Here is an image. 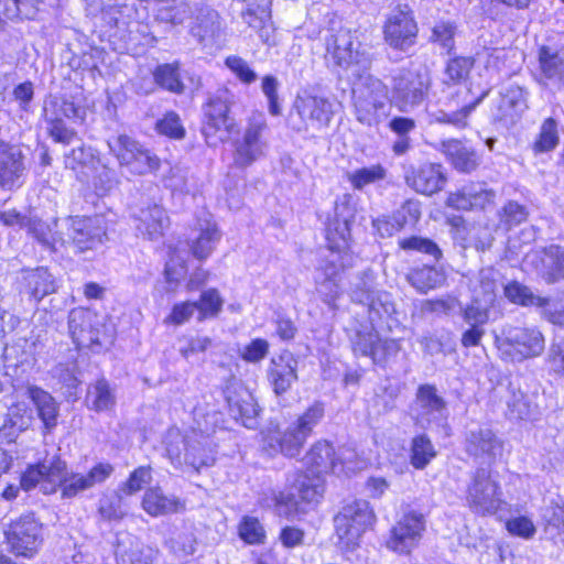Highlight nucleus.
I'll return each instance as SVG.
<instances>
[{
    "instance_id": "23",
    "label": "nucleus",
    "mask_w": 564,
    "mask_h": 564,
    "mask_svg": "<svg viewBox=\"0 0 564 564\" xmlns=\"http://www.w3.org/2000/svg\"><path fill=\"white\" fill-rule=\"evenodd\" d=\"M538 274L549 284L564 280V247L550 245L528 256Z\"/></svg>"
},
{
    "instance_id": "34",
    "label": "nucleus",
    "mask_w": 564,
    "mask_h": 564,
    "mask_svg": "<svg viewBox=\"0 0 564 564\" xmlns=\"http://www.w3.org/2000/svg\"><path fill=\"white\" fill-rule=\"evenodd\" d=\"M440 151L451 161L457 171L470 173L476 170L479 159L476 152L459 140L451 139L441 143Z\"/></svg>"
},
{
    "instance_id": "51",
    "label": "nucleus",
    "mask_w": 564,
    "mask_h": 564,
    "mask_svg": "<svg viewBox=\"0 0 564 564\" xmlns=\"http://www.w3.org/2000/svg\"><path fill=\"white\" fill-rule=\"evenodd\" d=\"M387 176V170L381 164L361 167L348 174V181L354 188L362 189L367 185L376 184Z\"/></svg>"
},
{
    "instance_id": "17",
    "label": "nucleus",
    "mask_w": 564,
    "mask_h": 564,
    "mask_svg": "<svg viewBox=\"0 0 564 564\" xmlns=\"http://www.w3.org/2000/svg\"><path fill=\"white\" fill-rule=\"evenodd\" d=\"M10 552L17 556L32 557L42 544V525L31 514L11 522L4 531Z\"/></svg>"
},
{
    "instance_id": "2",
    "label": "nucleus",
    "mask_w": 564,
    "mask_h": 564,
    "mask_svg": "<svg viewBox=\"0 0 564 564\" xmlns=\"http://www.w3.org/2000/svg\"><path fill=\"white\" fill-rule=\"evenodd\" d=\"M324 494L322 476L305 473L295 478L290 491L271 490L262 498L261 505L273 508L275 513L286 519L293 518L300 511V501L317 503Z\"/></svg>"
},
{
    "instance_id": "43",
    "label": "nucleus",
    "mask_w": 564,
    "mask_h": 564,
    "mask_svg": "<svg viewBox=\"0 0 564 564\" xmlns=\"http://www.w3.org/2000/svg\"><path fill=\"white\" fill-rule=\"evenodd\" d=\"M508 410L513 419L527 420L536 414L538 405L533 397L510 386V397L507 400Z\"/></svg>"
},
{
    "instance_id": "7",
    "label": "nucleus",
    "mask_w": 564,
    "mask_h": 564,
    "mask_svg": "<svg viewBox=\"0 0 564 564\" xmlns=\"http://www.w3.org/2000/svg\"><path fill=\"white\" fill-rule=\"evenodd\" d=\"M332 118L333 106L328 99L311 94H300L292 105L289 126L300 133L319 132L329 126Z\"/></svg>"
},
{
    "instance_id": "55",
    "label": "nucleus",
    "mask_w": 564,
    "mask_h": 564,
    "mask_svg": "<svg viewBox=\"0 0 564 564\" xmlns=\"http://www.w3.org/2000/svg\"><path fill=\"white\" fill-rule=\"evenodd\" d=\"M335 457L340 466L336 474L354 473L356 470L365 468L368 463L367 459L359 458L356 451L350 447H340L338 452L335 453Z\"/></svg>"
},
{
    "instance_id": "9",
    "label": "nucleus",
    "mask_w": 564,
    "mask_h": 564,
    "mask_svg": "<svg viewBox=\"0 0 564 564\" xmlns=\"http://www.w3.org/2000/svg\"><path fill=\"white\" fill-rule=\"evenodd\" d=\"M375 519V512L366 500H355L345 505L334 518L336 535L341 547L354 550Z\"/></svg>"
},
{
    "instance_id": "38",
    "label": "nucleus",
    "mask_w": 564,
    "mask_h": 564,
    "mask_svg": "<svg viewBox=\"0 0 564 564\" xmlns=\"http://www.w3.org/2000/svg\"><path fill=\"white\" fill-rule=\"evenodd\" d=\"M406 280L419 292L426 293L432 289L441 286L445 281V274L435 267L423 265L412 269L406 274Z\"/></svg>"
},
{
    "instance_id": "8",
    "label": "nucleus",
    "mask_w": 564,
    "mask_h": 564,
    "mask_svg": "<svg viewBox=\"0 0 564 564\" xmlns=\"http://www.w3.org/2000/svg\"><path fill=\"white\" fill-rule=\"evenodd\" d=\"M267 128V121L262 113L249 118L242 133L231 142L234 167L246 170L265 155L268 150Z\"/></svg>"
},
{
    "instance_id": "64",
    "label": "nucleus",
    "mask_w": 564,
    "mask_h": 564,
    "mask_svg": "<svg viewBox=\"0 0 564 564\" xmlns=\"http://www.w3.org/2000/svg\"><path fill=\"white\" fill-rule=\"evenodd\" d=\"M151 479V468L139 467L131 473L128 480L122 485L121 490L126 495H133L140 491L144 485L150 484Z\"/></svg>"
},
{
    "instance_id": "21",
    "label": "nucleus",
    "mask_w": 564,
    "mask_h": 564,
    "mask_svg": "<svg viewBox=\"0 0 564 564\" xmlns=\"http://www.w3.org/2000/svg\"><path fill=\"white\" fill-rule=\"evenodd\" d=\"M372 280L371 273L364 272L362 276L354 283L350 296L354 302L368 306L369 319L373 323L376 319H381L392 314L394 312V304L388 293L373 289Z\"/></svg>"
},
{
    "instance_id": "49",
    "label": "nucleus",
    "mask_w": 564,
    "mask_h": 564,
    "mask_svg": "<svg viewBox=\"0 0 564 564\" xmlns=\"http://www.w3.org/2000/svg\"><path fill=\"white\" fill-rule=\"evenodd\" d=\"M435 455L434 446L426 435H417L412 440L411 464L415 468L423 469Z\"/></svg>"
},
{
    "instance_id": "31",
    "label": "nucleus",
    "mask_w": 564,
    "mask_h": 564,
    "mask_svg": "<svg viewBox=\"0 0 564 564\" xmlns=\"http://www.w3.org/2000/svg\"><path fill=\"white\" fill-rule=\"evenodd\" d=\"M326 239L328 242V254L324 259H332V253L338 256L337 262H345L350 259L349 242L350 228L347 220L335 219L329 223L326 230Z\"/></svg>"
},
{
    "instance_id": "1",
    "label": "nucleus",
    "mask_w": 564,
    "mask_h": 564,
    "mask_svg": "<svg viewBox=\"0 0 564 564\" xmlns=\"http://www.w3.org/2000/svg\"><path fill=\"white\" fill-rule=\"evenodd\" d=\"M110 463L100 462L86 474L68 473L66 463L58 456L45 457L36 465L30 466L21 476L20 486L29 491L40 487L44 494H53L62 488L64 498H74L77 495L104 484L113 473Z\"/></svg>"
},
{
    "instance_id": "56",
    "label": "nucleus",
    "mask_w": 564,
    "mask_h": 564,
    "mask_svg": "<svg viewBox=\"0 0 564 564\" xmlns=\"http://www.w3.org/2000/svg\"><path fill=\"white\" fill-rule=\"evenodd\" d=\"M456 34V26L452 22H437L432 28V34L430 40L444 48L447 53H451L454 48Z\"/></svg>"
},
{
    "instance_id": "60",
    "label": "nucleus",
    "mask_w": 564,
    "mask_h": 564,
    "mask_svg": "<svg viewBox=\"0 0 564 564\" xmlns=\"http://www.w3.org/2000/svg\"><path fill=\"white\" fill-rule=\"evenodd\" d=\"M399 246L405 251H419L437 259L441 256V250L435 242L427 238L412 236L399 240Z\"/></svg>"
},
{
    "instance_id": "29",
    "label": "nucleus",
    "mask_w": 564,
    "mask_h": 564,
    "mask_svg": "<svg viewBox=\"0 0 564 564\" xmlns=\"http://www.w3.org/2000/svg\"><path fill=\"white\" fill-rule=\"evenodd\" d=\"M138 231L150 240H159L169 226V217L165 210L154 204L140 210L137 217Z\"/></svg>"
},
{
    "instance_id": "26",
    "label": "nucleus",
    "mask_w": 564,
    "mask_h": 564,
    "mask_svg": "<svg viewBox=\"0 0 564 564\" xmlns=\"http://www.w3.org/2000/svg\"><path fill=\"white\" fill-rule=\"evenodd\" d=\"M191 238L192 254L198 260L207 259L221 238L217 225L209 218L199 219Z\"/></svg>"
},
{
    "instance_id": "14",
    "label": "nucleus",
    "mask_w": 564,
    "mask_h": 564,
    "mask_svg": "<svg viewBox=\"0 0 564 564\" xmlns=\"http://www.w3.org/2000/svg\"><path fill=\"white\" fill-rule=\"evenodd\" d=\"M410 415L415 425L423 430L446 427L447 403L435 386L421 384L410 408Z\"/></svg>"
},
{
    "instance_id": "24",
    "label": "nucleus",
    "mask_w": 564,
    "mask_h": 564,
    "mask_svg": "<svg viewBox=\"0 0 564 564\" xmlns=\"http://www.w3.org/2000/svg\"><path fill=\"white\" fill-rule=\"evenodd\" d=\"M404 180L409 187L423 195L440 192L446 183L442 165L436 163L410 166L404 173Z\"/></svg>"
},
{
    "instance_id": "42",
    "label": "nucleus",
    "mask_w": 564,
    "mask_h": 564,
    "mask_svg": "<svg viewBox=\"0 0 564 564\" xmlns=\"http://www.w3.org/2000/svg\"><path fill=\"white\" fill-rule=\"evenodd\" d=\"M86 402L89 409L101 412L112 409L116 398L109 383L105 379H100L89 387Z\"/></svg>"
},
{
    "instance_id": "52",
    "label": "nucleus",
    "mask_w": 564,
    "mask_h": 564,
    "mask_svg": "<svg viewBox=\"0 0 564 564\" xmlns=\"http://www.w3.org/2000/svg\"><path fill=\"white\" fill-rule=\"evenodd\" d=\"M197 303L198 319L215 317L221 311L223 300L215 289H209L202 293Z\"/></svg>"
},
{
    "instance_id": "53",
    "label": "nucleus",
    "mask_w": 564,
    "mask_h": 564,
    "mask_svg": "<svg viewBox=\"0 0 564 564\" xmlns=\"http://www.w3.org/2000/svg\"><path fill=\"white\" fill-rule=\"evenodd\" d=\"M474 63L475 61L473 57L458 56L449 59L445 69V82L458 84L466 79L471 68L474 67Z\"/></svg>"
},
{
    "instance_id": "5",
    "label": "nucleus",
    "mask_w": 564,
    "mask_h": 564,
    "mask_svg": "<svg viewBox=\"0 0 564 564\" xmlns=\"http://www.w3.org/2000/svg\"><path fill=\"white\" fill-rule=\"evenodd\" d=\"M465 499L471 512L481 517L492 516L501 509L502 489L491 469L481 467L471 474Z\"/></svg>"
},
{
    "instance_id": "30",
    "label": "nucleus",
    "mask_w": 564,
    "mask_h": 564,
    "mask_svg": "<svg viewBox=\"0 0 564 564\" xmlns=\"http://www.w3.org/2000/svg\"><path fill=\"white\" fill-rule=\"evenodd\" d=\"M307 437L293 422L283 432L269 433L265 441L273 449H279L285 456L293 457L300 454Z\"/></svg>"
},
{
    "instance_id": "57",
    "label": "nucleus",
    "mask_w": 564,
    "mask_h": 564,
    "mask_svg": "<svg viewBox=\"0 0 564 564\" xmlns=\"http://www.w3.org/2000/svg\"><path fill=\"white\" fill-rule=\"evenodd\" d=\"M225 65L243 84L250 85L258 79L257 73L249 63L238 55H229L225 59Z\"/></svg>"
},
{
    "instance_id": "20",
    "label": "nucleus",
    "mask_w": 564,
    "mask_h": 564,
    "mask_svg": "<svg viewBox=\"0 0 564 564\" xmlns=\"http://www.w3.org/2000/svg\"><path fill=\"white\" fill-rule=\"evenodd\" d=\"M424 531V516L421 512L409 510L392 527L387 547L399 554H409L419 545Z\"/></svg>"
},
{
    "instance_id": "45",
    "label": "nucleus",
    "mask_w": 564,
    "mask_h": 564,
    "mask_svg": "<svg viewBox=\"0 0 564 564\" xmlns=\"http://www.w3.org/2000/svg\"><path fill=\"white\" fill-rule=\"evenodd\" d=\"M378 337V333L376 332L372 322L368 325H360L358 328H355L354 334L350 336L355 354L371 357L373 349L376 348Z\"/></svg>"
},
{
    "instance_id": "16",
    "label": "nucleus",
    "mask_w": 564,
    "mask_h": 564,
    "mask_svg": "<svg viewBox=\"0 0 564 564\" xmlns=\"http://www.w3.org/2000/svg\"><path fill=\"white\" fill-rule=\"evenodd\" d=\"M326 58L336 66L352 69L356 75L370 65V59L360 51V42L349 30H339L327 39Z\"/></svg>"
},
{
    "instance_id": "63",
    "label": "nucleus",
    "mask_w": 564,
    "mask_h": 564,
    "mask_svg": "<svg viewBox=\"0 0 564 564\" xmlns=\"http://www.w3.org/2000/svg\"><path fill=\"white\" fill-rule=\"evenodd\" d=\"M196 538L192 531H183L177 533L175 538L171 540V549L178 557H185L192 555L196 551Z\"/></svg>"
},
{
    "instance_id": "61",
    "label": "nucleus",
    "mask_w": 564,
    "mask_h": 564,
    "mask_svg": "<svg viewBox=\"0 0 564 564\" xmlns=\"http://www.w3.org/2000/svg\"><path fill=\"white\" fill-rule=\"evenodd\" d=\"M96 161L97 159L94 156L91 149L78 147L65 154L64 163L67 169L76 171L79 167L93 166Z\"/></svg>"
},
{
    "instance_id": "28",
    "label": "nucleus",
    "mask_w": 564,
    "mask_h": 564,
    "mask_svg": "<svg viewBox=\"0 0 564 564\" xmlns=\"http://www.w3.org/2000/svg\"><path fill=\"white\" fill-rule=\"evenodd\" d=\"M308 473L322 476L328 471L336 474L340 467L335 457V451L328 442L315 443L304 457Z\"/></svg>"
},
{
    "instance_id": "39",
    "label": "nucleus",
    "mask_w": 564,
    "mask_h": 564,
    "mask_svg": "<svg viewBox=\"0 0 564 564\" xmlns=\"http://www.w3.org/2000/svg\"><path fill=\"white\" fill-rule=\"evenodd\" d=\"M26 230L42 245L56 250L58 247L66 245V237L59 227L53 229L52 225L40 219L30 218L28 220Z\"/></svg>"
},
{
    "instance_id": "50",
    "label": "nucleus",
    "mask_w": 564,
    "mask_h": 564,
    "mask_svg": "<svg viewBox=\"0 0 564 564\" xmlns=\"http://www.w3.org/2000/svg\"><path fill=\"white\" fill-rule=\"evenodd\" d=\"M91 167L94 171L93 185L99 195H105L118 184L116 171L102 163L100 159H97Z\"/></svg>"
},
{
    "instance_id": "19",
    "label": "nucleus",
    "mask_w": 564,
    "mask_h": 564,
    "mask_svg": "<svg viewBox=\"0 0 564 564\" xmlns=\"http://www.w3.org/2000/svg\"><path fill=\"white\" fill-rule=\"evenodd\" d=\"M417 35V25L408 4H398L391 9L383 25L384 41L393 48L406 50Z\"/></svg>"
},
{
    "instance_id": "59",
    "label": "nucleus",
    "mask_w": 564,
    "mask_h": 564,
    "mask_svg": "<svg viewBox=\"0 0 564 564\" xmlns=\"http://www.w3.org/2000/svg\"><path fill=\"white\" fill-rule=\"evenodd\" d=\"M240 538L249 544L262 543L265 531L257 518L245 517L239 524Z\"/></svg>"
},
{
    "instance_id": "13",
    "label": "nucleus",
    "mask_w": 564,
    "mask_h": 564,
    "mask_svg": "<svg viewBox=\"0 0 564 564\" xmlns=\"http://www.w3.org/2000/svg\"><path fill=\"white\" fill-rule=\"evenodd\" d=\"M431 77L420 69H400L392 77V93L397 107L404 112L419 107L426 99Z\"/></svg>"
},
{
    "instance_id": "18",
    "label": "nucleus",
    "mask_w": 564,
    "mask_h": 564,
    "mask_svg": "<svg viewBox=\"0 0 564 564\" xmlns=\"http://www.w3.org/2000/svg\"><path fill=\"white\" fill-rule=\"evenodd\" d=\"M84 110L73 101L57 96H51L45 100L43 116L50 135L61 143H69L74 138L73 130L64 123V118L83 119Z\"/></svg>"
},
{
    "instance_id": "62",
    "label": "nucleus",
    "mask_w": 564,
    "mask_h": 564,
    "mask_svg": "<svg viewBox=\"0 0 564 564\" xmlns=\"http://www.w3.org/2000/svg\"><path fill=\"white\" fill-rule=\"evenodd\" d=\"M467 195L471 198L473 209H485L492 205L496 198V193L480 183L468 184Z\"/></svg>"
},
{
    "instance_id": "10",
    "label": "nucleus",
    "mask_w": 564,
    "mask_h": 564,
    "mask_svg": "<svg viewBox=\"0 0 564 564\" xmlns=\"http://www.w3.org/2000/svg\"><path fill=\"white\" fill-rule=\"evenodd\" d=\"M237 96L228 88H219L212 96L206 106V123L204 134L208 143L216 144L225 141L237 130L235 118L229 116L231 107L236 104Z\"/></svg>"
},
{
    "instance_id": "35",
    "label": "nucleus",
    "mask_w": 564,
    "mask_h": 564,
    "mask_svg": "<svg viewBox=\"0 0 564 564\" xmlns=\"http://www.w3.org/2000/svg\"><path fill=\"white\" fill-rule=\"evenodd\" d=\"M25 394L35 405L37 414L44 423L46 431H52L57 424L59 411L55 399L48 392L36 386H29Z\"/></svg>"
},
{
    "instance_id": "32",
    "label": "nucleus",
    "mask_w": 564,
    "mask_h": 564,
    "mask_svg": "<svg viewBox=\"0 0 564 564\" xmlns=\"http://www.w3.org/2000/svg\"><path fill=\"white\" fill-rule=\"evenodd\" d=\"M116 555L119 564H152L158 556V550L139 539L128 538L118 544Z\"/></svg>"
},
{
    "instance_id": "27",
    "label": "nucleus",
    "mask_w": 564,
    "mask_h": 564,
    "mask_svg": "<svg viewBox=\"0 0 564 564\" xmlns=\"http://www.w3.org/2000/svg\"><path fill=\"white\" fill-rule=\"evenodd\" d=\"M24 162L21 150L9 147L0 152V186L7 189L20 187L24 178Z\"/></svg>"
},
{
    "instance_id": "3",
    "label": "nucleus",
    "mask_w": 564,
    "mask_h": 564,
    "mask_svg": "<svg viewBox=\"0 0 564 564\" xmlns=\"http://www.w3.org/2000/svg\"><path fill=\"white\" fill-rule=\"evenodd\" d=\"M352 98L356 118L362 124L377 126L389 115L388 87L371 75H359L352 88Z\"/></svg>"
},
{
    "instance_id": "46",
    "label": "nucleus",
    "mask_w": 564,
    "mask_h": 564,
    "mask_svg": "<svg viewBox=\"0 0 564 564\" xmlns=\"http://www.w3.org/2000/svg\"><path fill=\"white\" fill-rule=\"evenodd\" d=\"M155 83L165 90L174 94H182L184 91V84L181 80L178 64H162L154 70Z\"/></svg>"
},
{
    "instance_id": "48",
    "label": "nucleus",
    "mask_w": 564,
    "mask_h": 564,
    "mask_svg": "<svg viewBox=\"0 0 564 564\" xmlns=\"http://www.w3.org/2000/svg\"><path fill=\"white\" fill-rule=\"evenodd\" d=\"M273 367L269 371V379L273 386L276 394H282L288 391L292 383L296 380L295 366L291 362H275L272 361Z\"/></svg>"
},
{
    "instance_id": "4",
    "label": "nucleus",
    "mask_w": 564,
    "mask_h": 564,
    "mask_svg": "<svg viewBox=\"0 0 564 564\" xmlns=\"http://www.w3.org/2000/svg\"><path fill=\"white\" fill-rule=\"evenodd\" d=\"M165 447L173 464H186L195 470L209 466L215 460L209 440L196 432L183 435L180 430L171 429L165 437Z\"/></svg>"
},
{
    "instance_id": "25",
    "label": "nucleus",
    "mask_w": 564,
    "mask_h": 564,
    "mask_svg": "<svg viewBox=\"0 0 564 564\" xmlns=\"http://www.w3.org/2000/svg\"><path fill=\"white\" fill-rule=\"evenodd\" d=\"M466 451L475 457L492 460L501 454L502 442L490 429L478 427L468 432Z\"/></svg>"
},
{
    "instance_id": "33",
    "label": "nucleus",
    "mask_w": 564,
    "mask_h": 564,
    "mask_svg": "<svg viewBox=\"0 0 564 564\" xmlns=\"http://www.w3.org/2000/svg\"><path fill=\"white\" fill-rule=\"evenodd\" d=\"M226 399L232 417L248 429L254 427L259 410L253 397L246 389L240 388L235 395L228 391Z\"/></svg>"
},
{
    "instance_id": "37",
    "label": "nucleus",
    "mask_w": 564,
    "mask_h": 564,
    "mask_svg": "<svg viewBox=\"0 0 564 564\" xmlns=\"http://www.w3.org/2000/svg\"><path fill=\"white\" fill-rule=\"evenodd\" d=\"M541 76L553 84L564 82V54L550 46H541L538 52Z\"/></svg>"
},
{
    "instance_id": "15",
    "label": "nucleus",
    "mask_w": 564,
    "mask_h": 564,
    "mask_svg": "<svg viewBox=\"0 0 564 564\" xmlns=\"http://www.w3.org/2000/svg\"><path fill=\"white\" fill-rule=\"evenodd\" d=\"M68 327L74 343L79 347L96 349L111 344L101 318L93 311L77 307L68 315Z\"/></svg>"
},
{
    "instance_id": "44",
    "label": "nucleus",
    "mask_w": 564,
    "mask_h": 564,
    "mask_svg": "<svg viewBox=\"0 0 564 564\" xmlns=\"http://www.w3.org/2000/svg\"><path fill=\"white\" fill-rule=\"evenodd\" d=\"M560 142L558 123L553 118H546L541 127L532 150L535 154L553 151Z\"/></svg>"
},
{
    "instance_id": "22",
    "label": "nucleus",
    "mask_w": 564,
    "mask_h": 564,
    "mask_svg": "<svg viewBox=\"0 0 564 564\" xmlns=\"http://www.w3.org/2000/svg\"><path fill=\"white\" fill-rule=\"evenodd\" d=\"M338 256L332 253V259H324L315 276L316 292L321 300L330 308H336V301L341 295V271L345 262H337Z\"/></svg>"
},
{
    "instance_id": "11",
    "label": "nucleus",
    "mask_w": 564,
    "mask_h": 564,
    "mask_svg": "<svg viewBox=\"0 0 564 564\" xmlns=\"http://www.w3.org/2000/svg\"><path fill=\"white\" fill-rule=\"evenodd\" d=\"M107 144L121 170L131 175H145L160 166V159L129 135L119 134L109 139Z\"/></svg>"
},
{
    "instance_id": "40",
    "label": "nucleus",
    "mask_w": 564,
    "mask_h": 564,
    "mask_svg": "<svg viewBox=\"0 0 564 564\" xmlns=\"http://www.w3.org/2000/svg\"><path fill=\"white\" fill-rule=\"evenodd\" d=\"M488 91L481 93L479 97L474 100L466 101L460 109L455 111L438 110L432 113L433 121L438 123L451 124L457 129H464L468 126V118L480 101L486 97Z\"/></svg>"
},
{
    "instance_id": "41",
    "label": "nucleus",
    "mask_w": 564,
    "mask_h": 564,
    "mask_svg": "<svg viewBox=\"0 0 564 564\" xmlns=\"http://www.w3.org/2000/svg\"><path fill=\"white\" fill-rule=\"evenodd\" d=\"M505 295L510 302L522 306H534L543 310L550 305L549 297L536 295L530 288L516 281L505 286Z\"/></svg>"
},
{
    "instance_id": "36",
    "label": "nucleus",
    "mask_w": 564,
    "mask_h": 564,
    "mask_svg": "<svg viewBox=\"0 0 564 564\" xmlns=\"http://www.w3.org/2000/svg\"><path fill=\"white\" fill-rule=\"evenodd\" d=\"M142 507L148 514L159 517L183 510L184 501L175 496L164 495L161 488L153 487L145 491Z\"/></svg>"
},
{
    "instance_id": "58",
    "label": "nucleus",
    "mask_w": 564,
    "mask_h": 564,
    "mask_svg": "<svg viewBox=\"0 0 564 564\" xmlns=\"http://www.w3.org/2000/svg\"><path fill=\"white\" fill-rule=\"evenodd\" d=\"M325 414V408L322 402H314L306 411L294 422L303 433L311 435L313 429L322 421Z\"/></svg>"
},
{
    "instance_id": "6",
    "label": "nucleus",
    "mask_w": 564,
    "mask_h": 564,
    "mask_svg": "<svg viewBox=\"0 0 564 564\" xmlns=\"http://www.w3.org/2000/svg\"><path fill=\"white\" fill-rule=\"evenodd\" d=\"M496 344L501 357L509 361L533 358L544 350V337L535 327L506 325Z\"/></svg>"
},
{
    "instance_id": "54",
    "label": "nucleus",
    "mask_w": 564,
    "mask_h": 564,
    "mask_svg": "<svg viewBox=\"0 0 564 564\" xmlns=\"http://www.w3.org/2000/svg\"><path fill=\"white\" fill-rule=\"evenodd\" d=\"M529 213L527 207L514 200L508 202L499 212L500 223L507 229H510L511 227L518 226L525 221Z\"/></svg>"
},
{
    "instance_id": "47",
    "label": "nucleus",
    "mask_w": 564,
    "mask_h": 564,
    "mask_svg": "<svg viewBox=\"0 0 564 564\" xmlns=\"http://www.w3.org/2000/svg\"><path fill=\"white\" fill-rule=\"evenodd\" d=\"M25 280L32 296L40 301L45 295L55 292V281L52 274L44 268H37L31 271Z\"/></svg>"
},
{
    "instance_id": "12",
    "label": "nucleus",
    "mask_w": 564,
    "mask_h": 564,
    "mask_svg": "<svg viewBox=\"0 0 564 564\" xmlns=\"http://www.w3.org/2000/svg\"><path fill=\"white\" fill-rule=\"evenodd\" d=\"M53 226L66 230V245H73L79 252L99 248L107 238L106 221L102 216L68 217L61 223L54 220Z\"/></svg>"
}]
</instances>
